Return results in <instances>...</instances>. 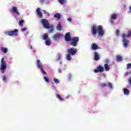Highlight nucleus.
Returning <instances> with one entry per match:
<instances>
[{
	"label": "nucleus",
	"mask_w": 131,
	"mask_h": 131,
	"mask_svg": "<svg viewBox=\"0 0 131 131\" xmlns=\"http://www.w3.org/2000/svg\"><path fill=\"white\" fill-rule=\"evenodd\" d=\"M91 31L93 35H96V34H97V32H98L99 35L103 36V35H104V33H105L102 25H99L97 27V26L93 25L91 27Z\"/></svg>",
	"instance_id": "obj_1"
},
{
	"label": "nucleus",
	"mask_w": 131,
	"mask_h": 131,
	"mask_svg": "<svg viewBox=\"0 0 131 131\" xmlns=\"http://www.w3.org/2000/svg\"><path fill=\"white\" fill-rule=\"evenodd\" d=\"M41 23L44 27L46 29H51L49 31V33H52V32H54V26H50V23L48 20L46 19H42Z\"/></svg>",
	"instance_id": "obj_2"
},
{
	"label": "nucleus",
	"mask_w": 131,
	"mask_h": 131,
	"mask_svg": "<svg viewBox=\"0 0 131 131\" xmlns=\"http://www.w3.org/2000/svg\"><path fill=\"white\" fill-rule=\"evenodd\" d=\"M68 54L66 56V59L68 61L71 60V56H74L77 53V49L74 48H71L67 50Z\"/></svg>",
	"instance_id": "obj_3"
},
{
	"label": "nucleus",
	"mask_w": 131,
	"mask_h": 131,
	"mask_svg": "<svg viewBox=\"0 0 131 131\" xmlns=\"http://www.w3.org/2000/svg\"><path fill=\"white\" fill-rule=\"evenodd\" d=\"M131 36V31L130 30L128 31L127 34H122V38H123V46L125 48H127V46H128V43L129 41L128 40H126L127 37H130Z\"/></svg>",
	"instance_id": "obj_4"
},
{
	"label": "nucleus",
	"mask_w": 131,
	"mask_h": 131,
	"mask_svg": "<svg viewBox=\"0 0 131 131\" xmlns=\"http://www.w3.org/2000/svg\"><path fill=\"white\" fill-rule=\"evenodd\" d=\"M7 69V63H6V61H5V58L3 57L1 59V70L2 71V73H5L6 70Z\"/></svg>",
	"instance_id": "obj_5"
},
{
	"label": "nucleus",
	"mask_w": 131,
	"mask_h": 131,
	"mask_svg": "<svg viewBox=\"0 0 131 131\" xmlns=\"http://www.w3.org/2000/svg\"><path fill=\"white\" fill-rule=\"evenodd\" d=\"M37 68L40 70L41 73L44 75H47V72L43 70V66L40 60H37Z\"/></svg>",
	"instance_id": "obj_6"
},
{
	"label": "nucleus",
	"mask_w": 131,
	"mask_h": 131,
	"mask_svg": "<svg viewBox=\"0 0 131 131\" xmlns=\"http://www.w3.org/2000/svg\"><path fill=\"white\" fill-rule=\"evenodd\" d=\"M5 34L9 36H17L18 35V30L14 29L12 31L5 32Z\"/></svg>",
	"instance_id": "obj_7"
},
{
	"label": "nucleus",
	"mask_w": 131,
	"mask_h": 131,
	"mask_svg": "<svg viewBox=\"0 0 131 131\" xmlns=\"http://www.w3.org/2000/svg\"><path fill=\"white\" fill-rule=\"evenodd\" d=\"M71 40L72 41L70 42L71 46H72V47H76L77 46L78 41H79V37L77 36H75L72 38Z\"/></svg>",
	"instance_id": "obj_8"
},
{
	"label": "nucleus",
	"mask_w": 131,
	"mask_h": 131,
	"mask_svg": "<svg viewBox=\"0 0 131 131\" xmlns=\"http://www.w3.org/2000/svg\"><path fill=\"white\" fill-rule=\"evenodd\" d=\"M104 69V67H103L102 66H99L97 67V69H95L94 70V72H95V73H98V72H100V73H102V72H103Z\"/></svg>",
	"instance_id": "obj_9"
},
{
	"label": "nucleus",
	"mask_w": 131,
	"mask_h": 131,
	"mask_svg": "<svg viewBox=\"0 0 131 131\" xmlns=\"http://www.w3.org/2000/svg\"><path fill=\"white\" fill-rule=\"evenodd\" d=\"M66 41H71V33L70 32L67 33L64 36Z\"/></svg>",
	"instance_id": "obj_10"
},
{
	"label": "nucleus",
	"mask_w": 131,
	"mask_h": 131,
	"mask_svg": "<svg viewBox=\"0 0 131 131\" xmlns=\"http://www.w3.org/2000/svg\"><path fill=\"white\" fill-rule=\"evenodd\" d=\"M12 10L13 13L15 14V15H17L18 16L20 15V12H19V11H18V8H17V7H13L12 8Z\"/></svg>",
	"instance_id": "obj_11"
},
{
	"label": "nucleus",
	"mask_w": 131,
	"mask_h": 131,
	"mask_svg": "<svg viewBox=\"0 0 131 131\" xmlns=\"http://www.w3.org/2000/svg\"><path fill=\"white\" fill-rule=\"evenodd\" d=\"M36 13L38 17H39L40 18H42V13H41V11H40V8H38L36 9Z\"/></svg>",
	"instance_id": "obj_12"
},
{
	"label": "nucleus",
	"mask_w": 131,
	"mask_h": 131,
	"mask_svg": "<svg viewBox=\"0 0 131 131\" xmlns=\"http://www.w3.org/2000/svg\"><path fill=\"white\" fill-rule=\"evenodd\" d=\"M91 48H92V49L94 51H96V50H99V49H100V47H99V46H98V45L95 43H93L91 45Z\"/></svg>",
	"instance_id": "obj_13"
},
{
	"label": "nucleus",
	"mask_w": 131,
	"mask_h": 131,
	"mask_svg": "<svg viewBox=\"0 0 131 131\" xmlns=\"http://www.w3.org/2000/svg\"><path fill=\"white\" fill-rule=\"evenodd\" d=\"M61 36H62V34L57 33V34H56L53 36V38H54V39H55L56 40L58 39V38H60V37H61Z\"/></svg>",
	"instance_id": "obj_14"
},
{
	"label": "nucleus",
	"mask_w": 131,
	"mask_h": 131,
	"mask_svg": "<svg viewBox=\"0 0 131 131\" xmlns=\"http://www.w3.org/2000/svg\"><path fill=\"white\" fill-rule=\"evenodd\" d=\"M100 59L99 54L96 52H94V60L95 61H98Z\"/></svg>",
	"instance_id": "obj_15"
},
{
	"label": "nucleus",
	"mask_w": 131,
	"mask_h": 131,
	"mask_svg": "<svg viewBox=\"0 0 131 131\" xmlns=\"http://www.w3.org/2000/svg\"><path fill=\"white\" fill-rule=\"evenodd\" d=\"M54 18H56L57 20H60L61 19V14L58 13L54 15Z\"/></svg>",
	"instance_id": "obj_16"
},
{
	"label": "nucleus",
	"mask_w": 131,
	"mask_h": 131,
	"mask_svg": "<svg viewBox=\"0 0 131 131\" xmlns=\"http://www.w3.org/2000/svg\"><path fill=\"white\" fill-rule=\"evenodd\" d=\"M1 50L4 54H6L8 52V48H4L3 47H1Z\"/></svg>",
	"instance_id": "obj_17"
},
{
	"label": "nucleus",
	"mask_w": 131,
	"mask_h": 131,
	"mask_svg": "<svg viewBox=\"0 0 131 131\" xmlns=\"http://www.w3.org/2000/svg\"><path fill=\"white\" fill-rule=\"evenodd\" d=\"M104 67L105 71H109L110 70V67H109V64H108V63H105Z\"/></svg>",
	"instance_id": "obj_18"
},
{
	"label": "nucleus",
	"mask_w": 131,
	"mask_h": 131,
	"mask_svg": "<svg viewBox=\"0 0 131 131\" xmlns=\"http://www.w3.org/2000/svg\"><path fill=\"white\" fill-rule=\"evenodd\" d=\"M123 92L124 95H126L127 96H128V95H129V90H128L126 88L123 89Z\"/></svg>",
	"instance_id": "obj_19"
},
{
	"label": "nucleus",
	"mask_w": 131,
	"mask_h": 131,
	"mask_svg": "<svg viewBox=\"0 0 131 131\" xmlns=\"http://www.w3.org/2000/svg\"><path fill=\"white\" fill-rule=\"evenodd\" d=\"M56 28L57 30H58L59 31H61L62 30V26L61 25V24H58Z\"/></svg>",
	"instance_id": "obj_20"
},
{
	"label": "nucleus",
	"mask_w": 131,
	"mask_h": 131,
	"mask_svg": "<svg viewBox=\"0 0 131 131\" xmlns=\"http://www.w3.org/2000/svg\"><path fill=\"white\" fill-rule=\"evenodd\" d=\"M45 43L46 45V46H51V40L50 39H48L46 40L45 41Z\"/></svg>",
	"instance_id": "obj_21"
},
{
	"label": "nucleus",
	"mask_w": 131,
	"mask_h": 131,
	"mask_svg": "<svg viewBox=\"0 0 131 131\" xmlns=\"http://www.w3.org/2000/svg\"><path fill=\"white\" fill-rule=\"evenodd\" d=\"M111 18L112 20H116L117 19V15L116 14H112Z\"/></svg>",
	"instance_id": "obj_22"
},
{
	"label": "nucleus",
	"mask_w": 131,
	"mask_h": 131,
	"mask_svg": "<svg viewBox=\"0 0 131 131\" xmlns=\"http://www.w3.org/2000/svg\"><path fill=\"white\" fill-rule=\"evenodd\" d=\"M56 97L57 98V99H58V100H59V101H60L61 102L64 101V99L62 98V97H61V95H56Z\"/></svg>",
	"instance_id": "obj_23"
},
{
	"label": "nucleus",
	"mask_w": 131,
	"mask_h": 131,
	"mask_svg": "<svg viewBox=\"0 0 131 131\" xmlns=\"http://www.w3.org/2000/svg\"><path fill=\"white\" fill-rule=\"evenodd\" d=\"M48 38H49V34L45 33L43 35V39H44V40H47V39H48Z\"/></svg>",
	"instance_id": "obj_24"
},
{
	"label": "nucleus",
	"mask_w": 131,
	"mask_h": 131,
	"mask_svg": "<svg viewBox=\"0 0 131 131\" xmlns=\"http://www.w3.org/2000/svg\"><path fill=\"white\" fill-rule=\"evenodd\" d=\"M58 2L61 5H65L66 4V0H58Z\"/></svg>",
	"instance_id": "obj_25"
},
{
	"label": "nucleus",
	"mask_w": 131,
	"mask_h": 131,
	"mask_svg": "<svg viewBox=\"0 0 131 131\" xmlns=\"http://www.w3.org/2000/svg\"><path fill=\"white\" fill-rule=\"evenodd\" d=\"M24 23H25V21H24V20H20L19 21V25L20 26H23V24H24Z\"/></svg>",
	"instance_id": "obj_26"
},
{
	"label": "nucleus",
	"mask_w": 131,
	"mask_h": 131,
	"mask_svg": "<svg viewBox=\"0 0 131 131\" xmlns=\"http://www.w3.org/2000/svg\"><path fill=\"white\" fill-rule=\"evenodd\" d=\"M43 79L45 80L46 82H50V79L49 78L44 76L43 77Z\"/></svg>",
	"instance_id": "obj_27"
},
{
	"label": "nucleus",
	"mask_w": 131,
	"mask_h": 131,
	"mask_svg": "<svg viewBox=\"0 0 131 131\" xmlns=\"http://www.w3.org/2000/svg\"><path fill=\"white\" fill-rule=\"evenodd\" d=\"M53 80H54V82H55L57 84H58V83H59V82H60L59 80L56 78H54L53 79Z\"/></svg>",
	"instance_id": "obj_28"
},
{
	"label": "nucleus",
	"mask_w": 131,
	"mask_h": 131,
	"mask_svg": "<svg viewBox=\"0 0 131 131\" xmlns=\"http://www.w3.org/2000/svg\"><path fill=\"white\" fill-rule=\"evenodd\" d=\"M121 56H120V55H118L117 56V60L119 62L120 61H121Z\"/></svg>",
	"instance_id": "obj_29"
},
{
	"label": "nucleus",
	"mask_w": 131,
	"mask_h": 131,
	"mask_svg": "<svg viewBox=\"0 0 131 131\" xmlns=\"http://www.w3.org/2000/svg\"><path fill=\"white\" fill-rule=\"evenodd\" d=\"M43 12L45 15H47L48 17L50 16V13L46 10H43Z\"/></svg>",
	"instance_id": "obj_30"
},
{
	"label": "nucleus",
	"mask_w": 131,
	"mask_h": 131,
	"mask_svg": "<svg viewBox=\"0 0 131 131\" xmlns=\"http://www.w3.org/2000/svg\"><path fill=\"white\" fill-rule=\"evenodd\" d=\"M100 86L101 87V88H105V86H107V84L106 83H102L100 85Z\"/></svg>",
	"instance_id": "obj_31"
},
{
	"label": "nucleus",
	"mask_w": 131,
	"mask_h": 131,
	"mask_svg": "<svg viewBox=\"0 0 131 131\" xmlns=\"http://www.w3.org/2000/svg\"><path fill=\"white\" fill-rule=\"evenodd\" d=\"M107 85H108V88L110 89H112L113 88V86L112 85V84L111 83H107Z\"/></svg>",
	"instance_id": "obj_32"
},
{
	"label": "nucleus",
	"mask_w": 131,
	"mask_h": 131,
	"mask_svg": "<svg viewBox=\"0 0 131 131\" xmlns=\"http://www.w3.org/2000/svg\"><path fill=\"white\" fill-rule=\"evenodd\" d=\"M131 69V63H128L127 64V69Z\"/></svg>",
	"instance_id": "obj_33"
},
{
	"label": "nucleus",
	"mask_w": 131,
	"mask_h": 131,
	"mask_svg": "<svg viewBox=\"0 0 131 131\" xmlns=\"http://www.w3.org/2000/svg\"><path fill=\"white\" fill-rule=\"evenodd\" d=\"M115 33L116 34V35L118 36L119 35V30H116Z\"/></svg>",
	"instance_id": "obj_34"
},
{
	"label": "nucleus",
	"mask_w": 131,
	"mask_h": 131,
	"mask_svg": "<svg viewBox=\"0 0 131 131\" xmlns=\"http://www.w3.org/2000/svg\"><path fill=\"white\" fill-rule=\"evenodd\" d=\"M3 80H4V81H6V80H7V77L6 76H4Z\"/></svg>",
	"instance_id": "obj_35"
},
{
	"label": "nucleus",
	"mask_w": 131,
	"mask_h": 131,
	"mask_svg": "<svg viewBox=\"0 0 131 131\" xmlns=\"http://www.w3.org/2000/svg\"><path fill=\"white\" fill-rule=\"evenodd\" d=\"M128 82L129 84H130V85L131 86V78H128Z\"/></svg>",
	"instance_id": "obj_36"
},
{
	"label": "nucleus",
	"mask_w": 131,
	"mask_h": 131,
	"mask_svg": "<svg viewBox=\"0 0 131 131\" xmlns=\"http://www.w3.org/2000/svg\"><path fill=\"white\" fill-rule=\"evenodd\" d=\"M27 29V28L26 27H24V28H23L21 29V31H26Z\"/></svg>",
	"instance_id": "obj_37"
},
{
	"label": "nucleus",
	"mask_w": 131,
	"mask_h": 131,
	"mask_svg": "<svg viewBox=\"0 0 131 131\" xmlns=\"http://www.w3.org/2000/svg\"><path fill=\"white\" fill-rule=\"evenodd\" d=\"M68 21H69V22H71V21H72V19L71 18H68Z\"/></svg>",
	"instance_id": "obj_38"
},
{
	"label": "nucleus",
	"mask_w": 131,
	"mask_h": 131,
	"mask_svg": "<svg viewBox=\"0 0 131 131\" xmlns=\"http://www.w3.org/2000/svg\"><path fill=\"white\" fill-rule=\"evenodd\" d=\"M105 63H109V59H106L105 60Z\"/></svg>",
	"instance_id": "obj_39"
},
{
	"label": "nucleus",
	"mask_w": 131,
	"mask_h": 131,
	"mask_svg": "<svg viewBox=\"0 0 131 131\" xmlns=\"http://www.w3.org/2000/svg\"><path fill=\"white\" fill-rule=\"evenodd\" d=\"M40 1L41 4H43V3H45V0H40Z\"/></svg>",
	"instance_id": "obj_40"
},
{
	"label": "nucleus",
	"mask_w": 131,
	"mask_h": 131,
	"mask_svg": "<svg viewBox=\"0 0 131 131\" xmlns=\"http://www.w3.org/2000/svg\"><path fill=\"white\" fill-rule=\"evenodd\" d=\"M127 75H128V73L127 72L125 73L124 74V76H127Z\"/></svg>",
	"instance_id": "obj_41"
},
{
	"label": "nucleus",
	"mask_w": 131,
	"mask_h": 131,
	"mask_svg": "<svg viewBox=\"0 0 131 131\" xmlns=\"http://www.w3.org/2000/svg\"><path fill=\"white\" fill-rule=\"evenodd\" d=\"M129 9L130 12H131V7L130 6L129 7Z\"/></svg>",
	"instance_id": "obj_42"
},
{
	"label": "nucleus",
	"mask_w": 131,
	"mask_h": 131,
	"mask_svg": "<svg viewBox=\"0 0 131 131\" xmlns=\"http://www.w3.org/2000/svg\"><path fill=\"white\" fill-rule=\"evenodd\" d=\"M30 49H32L33 48L32 46H30Z\"/></svg>",
	"instance_id": "obj_43"
},
{
	"label": "nucleus",
	"mask_w": 131,
	"mask_h": 131,
	"mask_svg": "<svg viewBox=\"0 0 131 131\" xmlns=\"http://www.w3.org/2000/svg\"><path fill=\"white\" fill-rule=\"evenodd\" d=\"M55 86L54 85V84L52 85V87L54 88Z\"/></svg>",
	"instance_id": "obj_44"
},
{
	"label": "nucleus",
	"mask_w": 131,
	"mask_h": 131,
	"mask_svg": "<svg viewBox=\"0 0 131 131\" xmlns=\"http://www.w3.org/2000/svg\"><path fill=\"white\" fill-rule=\"evenodd\" d=\"M59 71L60 73H61V71L60 70H59Z\"/></svg>",
	"instance_id": "obj_45"
}]
</instances>
